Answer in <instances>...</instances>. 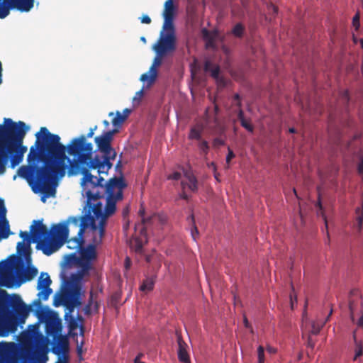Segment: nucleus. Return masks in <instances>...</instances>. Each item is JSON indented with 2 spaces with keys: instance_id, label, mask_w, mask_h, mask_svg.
<instances>
[{
  "instance_id": "nucleus-1",
  "label": "nucleus",
  "mask_w": 363,
  "mask_h": 363,
  "mask_svg": "<svg viewBox=\"0 0 363 363\" xmlns=\"http://www.w3.org/2000/svg\"><path fill=\"white\" fill-rule=\"evenodd\" d=\"M35 145L31 146L27 157L28 164L21 166L17 175L26 180L35 193H42L46 197L54 196L57 179L65 175L67 166L69 175L82 174V186L93 184L97 177L91 174L94 167L93 144L87 141L85 135L73 138L66 147L60 143L58 135L49 132L47 128H40L35 134Z\"/></svg>"
},
{
  "instance_id": "nucleus-2",
  "label": "nucleus",
  "mask_w": 363,
  "mask_h": 363,
  "mask_svg": "<svg viewBox=\"0 0 363 363\" xmlns=\"http://www.w3.org/2000/svg\"><path fill=\"white\" fill-rule=\"evenodd\" d=\"M93 184L82 186L87 198L86 207L90 208L95 220L99 219V238L94 242H101L105 234L108 217L114 214L116 203L123 198V189L127 186L123 177H114L105 182L102 176L92 180Z\"/></svg>"
},
{
  "instance_id": "nucleus-3",
  "label": "nucleus",
  "mask_w": 363,
  "mask_h": 363,
  "mask_svg": "<svg viewBox=\"0 0 363 363\" xmlns=\"http://www.w3.org/2000/svg\"><path fill=\"white\" fill-rule=\"evenodd\" d=\"M4 124H0V174H4L11 156V168H15L23 160L27 147L23 140L28 127L23 121L13 122L11 118H4Z\"/></svg>"
},
{
  "instance_id": "nucleus-4",
  "label": "nucleus",
  "mask_w": 363,
  "mask_h": 363,
  "mask_svg": "<svg viewBox=\"0 0 363 363\" xmlns=\"http://www.w3.org/2000/svg\"><path fill=\"white\" fill-rule=\"evenodd\" d=\"M30 233L21 231L19 235L23 240L22 242L26 241L28 245L32 241L37 242V248L45 255L50 256L57 251L68 239V225L67 223L54 224L49 230L42 220H33Z\"/></svg>"
},
{
  "instance_id": "nucleus-5",
  "label": "nucleus",
  "mask_w": 363,
  "mask_h": 363,
  "mask_svg": "<svg viewBox=\"0 0 363 363\" xmlns=\"http://www.w3.org/2000/svg\"><path fill=\"white\" fill-rule=\"evenodd\" d=\"M7 299L0 301V330L1 335L14 333L18 324L24 323L30 311L18 294H13L9 297L7 293L1 291Z\"/></svg>"
},
{
  "instance_id": "nucleus-6",
  "label": "nucleus",
  "mask_w": 363,
  "mask_h": 363,
  "mask_svg": "<svg viewBox=\"0 0 363 363\" xmlns=\"http://www.w3.org/2000/svg\"><path fill=\"white\" fill-rule=\"evenodd\" d=\"M118 132L117 129L106 131L101 135L94 138L96 145L95 151V166L98 167V174L107 175L108 171L113 167V161L115 160L117 152L112 147L111 143L113 135Z\"/></svg>"
},
{
  "instance_id": "nucleus-7",
  "label": "nucleus",
  "mask_w": 363,
  "mask_h": 363,
  "mask_svg": "<svg viewBox=\"0 0 363 363\" xmlns=\"http://www.w3.org/2000/svg\"><path fill=\"white\" fill-rule=\"evenodd\" d=\"M84 214L79 217H70L68 219V222L72 223L75 227H79V231L77 237L74 238L72 240H67L69 244L73 242L74 246H68L69 248H75L81 247L84 243L83 235L85 230L90 227L94 233H97L99 234V226L96 223L94 216L91 214L90 208L86 207V205L84 207Z\"/></svg>"
},
{
  "instance_id": "nucleus-8",
  "label": "nucleus",
  "mask_w": 363,
  "mask_h": 363,
  "mask_svg": "<svg viewBox=\"0 0 363 363\" xmlns=\"http://www.w3.org/2000/svg\"><path fill=\"white\" fill-rule=\"evenodd\" d=\"M165 33H162L153 50L155 53L167 55L176 50V36L174 28H164Z\"/></svg>"
},
{
  "instance_id": "nucleus-9",
  "label": "nucleus",
  "mask_w": 363,
  "mask_h": 363,
  "mask_svg": "<svg viewBox=\"0 0 363 363\" xmlns=\"http://www.w3.org/2000/svg\"><path fill=\"white\" fill-rule=\"evenodd\" d=\"M52 281L49 274L46 272H42L38 278L37 289L40 291L38 294V299L34 301V304L38 307H41L40 300L46 301L48 299L49 296L52 292L50 288Z\"/></svg>"
},
{
  "instance_id": "nucleus-10",
  "label": "nucleus",
  "mask_w": 363,
  "mask_h": 363,
  "mask_svg": "<svg viewBox=\"0 0 363 363\" xmlns=\"http://www.w3.org/2000/svg\"><path fill=\"white\" fill-rule=\"evenodd\" d=\"M164 55H160L159 53H156V56L154 58L153 62L150 67V69L147 72L143 74L140 76V81L145 82H147L148 84L152 85L156 80L157 77V67H160L162 63V58L165 57Z\"/></svg>"
},
{
  "instance_id": "nucleus-11",
  "label": "nucleus",
  "mask_w": 363,
  "mask_h": 363,
  "mask_svg": "<svg viewBox=\"0 0 363 363\" xmlns=\"http://www.w3.org/2000/svg\"><path fill=\"white\" fill-rule=\"evenodd\" d=\"M80 302L77 298L72 297L70 294L65 292L55 295L54 300V306H59L60 305L65 306L69 311H72L75 306L79 304Z\"/></svg>"
},
{
  "instance_id": "nucleus-12",
  "label": "nucleus",
  "mask_w": 363,
  "mask_h": 363,
  "mask_svg": "<svg viewBox=\"0 0 363 363\" xmlns=\"http://www.w3.org/2000/svg\"><path fill=\"white\" fill-rule=\"evenodd\" d=\"M6 208L3 199H0V240L6 239L10 235L9 221L6 218Z\"/></svg>"
},
{
  "instance_id": "nucleus-13",
  "label": "nucleus",
  "mask_w": 363,
  "mask_h": 363,
  "mask_svg": "<svg viewBox=\"0 0 363 363\" xmlns=\"http://www.w3.org/2000/svg\"><path fill=\"white\" fill-rule=\"evenodd\" d=\"M21 0H0V18H6L10 12V9H16L17 10L25 12V10L20 8Z\"/></svg>"
},
{
  "instance_id": "nucleus-14",
  "label": "nucleus",
  "mask_w": 363,
  "mask_h": 363,
  "mask_svg": "<svg viewBox=\"0 0 363 363\" xmlns=\"http://www.w3.org/2000/svg\"><path fill=\"white\" fill-rule=\"evenodd\" d=\"M54 343L52 351L53 353L60 355L65 353L69 349V341L66 336L59 334L56 337H53Z\"/></svg>"
},
{
  "instance_id": "nucleus-15",
  "label": "nucleus",
  "mask_w": 363,
  "mask_h": 363,
  "mask_svg": "<svg viewBox=\"0 0 363 363\" xmlns=\"http://www.w3.org/2000/svg\"><path fill=\"white\" fill-rule=\"evenodd\" d=\"M174 15V5L173 0H167L164 3L163 16L164 18V28H174L173 18Z\"/></svg>"
},
{
  "instance_id": "nucleus-16",
  "label": "nucleus",
  "mask_w": 363,
  "mask_h": 363,
  "mask_svg": "<svg viewBox=\"0 0 363 363\" xmlns=\"http://www.w3.org/2000/svg\"><path fill=\"white\" fill-rule=\"evenodd\" d=\"M46 333L48 335L56 337L62 332V324L60 320L57 318H51L45 323Z\"/></svg>"
},
{
  "instance_id": "nucleus-17",
  "label": "nucleus",
  "mask_w": 363,
  "mask_h": 363,
  "mask_svg": "<svg viewBox=\"0 0 363 363\" xmlns=\"http://www.w3.org/2000/svg\"><path fill=\"white\" fill-rule=\"evenodd\" d=\"M178 343V359L182 363H191L189 355L187 352L188 345L184 341L181 335H177Z\"/></svg>"
},
{
  "instance_id": "nucleus-18",
  "label": "nucleus",
  "mask_w": 363,
  "mask_h": 363,
  "mask_svg": "<svg viewBox=\"0 0 363 363\" xmlns=\"http://www.w3.org/2000/svg\"><path fill=\"white\" fill-rule=\"evenodd\" d=\"M95 237L96 238H99V235H94L93 238V244L89 245L86 248L82 250L81 251V256L83 259V261L90 262L92 259H94L96 258V245L99 244L100 242L95 243L94 242V238Z\"/></svg>"
},
{
  "instance_id": "nucleus-19",
  "label": "nucleus",
  "mask_w": 363,
  "mask_h": 363,
  "mask_svg": "<svg viewBox=\"0 0 363 363\" xmlns=\"http://www.w3.org/2000/svg\"><path fill=\"white\" fill-rule=\"evenodd\" d=\"M186 180H182L181 182L182 190L186 188L192 192H196L198 190V181L196 177L190 173L185 174Z\"/></svg>"
},
{
  "instance_id": "nucleus-20",
  "label": "nucleus",
  "mask_w": 363,
  "mask_h": 363,
  "mask_svg": "<svg viewBox=\"0 0 363 363\" xmlns=\"http://www.w3.org/2000/svg\"><path fill=\"white\" fill-rule=\"evenodd\" d=\"M17 252L23 255L27 262L30 260V245L25 244L24 242H18L17 244Z\"/></svg>"
},
{
  "instance_id": "nucleus-21",
  "label": "nucleus",
  "mask_w": 363,
  "mask_h": 363,
  "mask_svg": "<svg viewBox=\"0 0 363 363\" xmlns=\"http://www.w3.org/2000/svg\"><path fill=\"white\" fill-rule=\"evenodd\" d=\"M238 119L240 121V125L244 128H245L247 131H249L250 133H253L254 127L251 124L250 121H247L245 119V116H244V112L242 110V108L239 109V111L238 112Z\"/></svg>"
},
{
  "instance_id": "nucleus-22",
  "label": "nucleus",
  "mask_w": 363,
  "mask_h": 363,
  "mask_svg": "<svg viewBox=\"0 0 363 363\" xmlns=\"http://www.w3.org/2000/svg\"><path fill=\"white\" fill-rule=\"evenodd\" d=\"M9 268V263L7 261H5L1 264H0V274L1 279H2V283L0 284L1 286H10L9 284L6 283V281L9 278V273L7 270Z\"/></svg>"
},
{
  "instance_id": "nucleus-23",
  "label": "nucleus",
  "mask_w": 363,
  "mask_h": 363,
  "mask_svg": "<svg viewBox=\"0 0 363 363\" xmlns=\"http://www.w3.org/2000/svg\"><path fill=\"white\" fill-rule=\"evenodd\" d=\"M356 215L357 216L354 223V227L358 232H360L362 230L363 223V206L362 208L358 207L356 209Z\"/></svg>"
},
{
  "instance_id": "nucleus-24",
  "label": "nucleus",
  "mask_w": 363,
  "mask_h": 363,
  "mask_svg": "<svg viewBox=\"0 0 363 363\" xmlns=\"http://www.w3.org/2000/svg\"><path fill=\"white\" fill-rule=\"evenodd\" d=\"M155 284V278L153 277L146 278L141 286H140V289L142 291H150L153 289Z\"/></svg>"
},
{
  "instance_id": "nucleus-25",
  "label": "nucleus",
  "mask_w": 363,
  "mask_h": 363,
  "mask_svg": "<svg viewBox=\"0 0 363 363\" xmlns=\"http://www.w3.org/2000/svg\"><path fill=\"white\" fill-rule=\"evenodd\" d=\"M245 28L241 23H238L231 30V34L235 38H241L245 33Z\"/></svg>"
},
{
  "instance_id": "nucleus-26",
  "label": "nucleus",
  "mask_w": 363,
  "mask_h": 363,
  "mask_svg": "<svg viewBox=\"0 0 363 363\" xmlns=\"http://www.w3.org/2000/svg\"><path fill=\"white\" fill-rule=\"evenodd\" d=\"M38 274V270L34 267H27L23 272V279L24 281H30Z\"/></svg>"
},
{
  "instance_id": "nucleus-27",
  "label": "nucleus",
  "mask_w": 363,
  "mask_h": 363,
  "mask_svg": "<svg viewBox=\"0 0 363 363\" xmlns=\"http://www.w3.org/2000/svg\"><path fill=\"white\" fill-rule=\"evenodd\" d=\"M202 130L203 128L200 126L191 128L189 134V138L191 140L195 139L201 140Z\"/></svg>"
},
{
  "instance_id": "nucleus-28",
  "label": "nucleus",
  "mask_w": 363,
  "mask_h": 363,
  "mask_svg": "<svg viewBox=\"0 0 363 363\" xmlns=\"http://www.w3.org/2000/svg\"><path fill=\"white\" fill-rule=\"evenodd\" d=\"M126 119L127 115H122L120 111H117L111 123L115 127H120Z\"/></svg>"
},
{
  "instance_id": "nucleus-29",
  "label": "nucleus",
  "mask_w": 363,
  "mask_h": 363,
  "mask_svg": "<svg viewBox=\"0 0 363 363\" xmlns=\"http://www.w3.org/2000/svg\"><path fill=\"white\" fill-rule=\"evenodd\" d=\"M140 236L143 237L145 241H146V228L144 226L141 227V229L140 230ZM136 242V246L135 250L136 251H139L143 247V238H137L135 240Z\"/></svg>"
},
{
  "instance_id": "nucleus-30",
  "label": "nucleus",
  "mask_w": 363,
  "mask_h": 363,
  "mask_svg": "<svg viewBox=\"0 0 363 363\" xmlns=\"http://www.w3.org/2000/svg\"><path fill=\"white\" fill-rule=\"evenodd\" d=\"M21 4L19 6L20 8L25 10V12L29 11L33 7L34 4V0H21Z\"/></svg>"
},
{
  "instance_id": "nucleus-31",
  "label": "nucleus",
  "mask_w": 363,
  "mask_h": 363,
  "mask_svg": "<svg viewBox=\"0 0 363 363\" xmlns=\"http://www.w3.org/2000/svg\"><path fill=\"white\" fill-rule=\"evenodd\" d=\"M81 269L79 271L80 274H83V277L88 274L89 271L91 269V263L90 262L82 261L80 264Z\"/></svg>"
},
{
  "instance_id": "nucleus-32",
  "label": "nucleus",
  "mask_w": 363,
  "mask_h": 363,
  "mask_svg": "<svg viewBox=\"0 0 363 363\" xmlns=\"http://www.w3.org/2000/svg\"><path fill=\"white\" fill-rule=\"evenodd\" d=\"M188 219L190 220V222L192 224V227H191V235H192V238L194 240H196V235H197L199 234V231H198V229H197V227L196 226V224H195V220H194V216L193 214H191L189 218Z\"/></svg>"
},
{
  "instance_id": "nucleus-33",
  "label": "nucleus",
  "mask_w": 363,
  "mask_h": 363,
  "mask_svg": "<svg viewBox=\"0 0 363 363\" xmlns=\"http://www.w3.org/2000/svg\"><path fill=\"white\" fill-rule=\"evenodd\" d=\"M199 148L201 150V152L204 155H206L209 150V145L207 141L201 140L199 143Z\"/></svg>"
},
{
  "instance_id": "nucleus-34",
  "label": "nucleus",
  "mask_w": 363,
  "mask_h": 363,
  "mask_svg": "<svg viewBox=\"0 0 363 363\" xmlns=\"http://www.w3.org/2000/svg\"><path fill=\"white\" fill-rule=\"evenodd\" d=\"M258 363H264V350L262 346L257 348Z\"/></svg>"
},
{
  "instance_id": "nucleus-35",
  "label": "nucleus",
  "mask_w": 363,
  "mask_h": 363,
  "mask_svg": "<svg viewBox=\"0 0 363 363\" xmlns=\"http://www.w3.org/2000/svg\"><path fill=\"white\" fill-rule=\"evenodd\" d=\"M83 274H80L78 272L77 273L72 274L70 277V279L73 284H77L83 279Z\"/></svg>"
},
{
  "instance_id": "nucleus-36",
  "label": "nucleus",
  "mask_w": 363,
  "mask_h": 363,
  "mask_svg": "<svg viewBox=\"0 0 363 363\" xmlns=\"http://www.w3.org/2000/svg\"><path fill=\"white\" fill-rule=\"evenodd\" d=\"M145 208L141 206L139 209V211H138V214L139 216L142 218V224H145L146 223H147L150 220V218H145Z\"/></svg>"
},
{
  "instance_id": "nucleus-37",
  "label": "nucleus",
  "mask_w": 363,
  "mask_h": 363,
  "mask_svg": "<svg viewBox=\"0 0 363 363\" xmlns=\"http://www.w3.org/2000/svg\"><path fill=\"white\" fill-rule=\"evenodd\" d=\"M359 18H360V16H359V13H357L352 18V25L355 28L356 30H357L359 29V26H360Z\"/></svg>"
},
{
  "instance_id": "nucleus-38",
  "label": "nucleus",
  "mask_w": 363,
  "mask_h": 363,
  "mask_svg": "<svg viewBox=\"0 0 363 363\" xmlns=\"http://www.w3.org/2000/svg\"><path fill=\"white\" fill-rule=\"evenodd\" d=\"M211 75L213 78L217 79L219 76L220 68L218 66H214L213 68L210 71Z\"/></svg>"
},
{
  "instance_id": "nucleus-39",
  "label": "nucleus",
  "mask_w": 363,
  "mask_h": 363,
  "mask_svg": "<svg viewBox=\"0 0 363 363\" xmlns=\"http://www.w3.org/2000/svg\"><path fill=\"white\" fill-rule=\"evenodd\" d=\"M235 157L233 151L228 147V153L226 156V164H228V167H229V164L233 158Z\"/></svg>"
},
{
  "instance_id": "nucleus-40",
  "label": "nucleus",
  "mask_w": 363,
  "mask_h": 363,
  "mask_svg": "<svg viewBox=\"0 0 363 363\" xmlns=\"http://www.w3.org/2000/svg\"><path fill=\"white\" fill-rule=\"evenodd\" d=\"M317 206L319 208V211L320 212H318V214H321L323 218L325 220V226L327 227L328 226V223H327V220H326V218L324 215V213H323L322 210H323V206H322V204H321V201H320V198L318 199V203H317Z\"/></svg>"
},
{
  "instance_id": "nucleus-41",
  "label": "nucleus",
  "mask_w": 363,
  "mask_h": 363,
  "mask_svg": "<svg viewBox=\"0 0 363 363\" xmlns=\"http://www.w3.org/2000/svg\"><path fill=\"white\" fill-rule=\"evenodd\" d=\"M357 171L359 174H363V155L359 157V161L357 164Z\"/></svg>"
},
{
  "instance_id": "nucleus-42",
  "label": "nucleus",
  "mask_w": 363,
  "mask_h": 363,
  "mask_svg": "<svg viewBox=\"0 0 363 363\" xmlns=\"http://www.w3.org/2000/svg\"><path fill=\"white\" fill-rule=\"evenodd\" d=\"M213 65L211 62L207 60L204 64V70L205 72H210V71L213 68Z\"/></svg>"
},
{
  "instance_id": "nucleus-43",
  "label": "nucleus",
  "mask_w": 363,
  "mask_h": 363,
  "mask_svg": "<svg viewBox=\"0 0 363 363\" xmlns=\"http://www.w3.org/2000/svg\"><path fill=\"white\" fill-rule=\"evenodd\" d=\"M224 144H225L224 140L219 138H215L213 141V145L215 147L221 146V145H223Z\"/></svg>"
},
{
  "instance_id": "nucleus-44",
  "label": "nucleus",
  "mask_w": 363,
  "mask_h": 363,
  "mask_svg": "<svg viewBox=\"0 0 363 363\" xmlns=\"http://www.w3.org/2000/svg\"><path fill=\"white\" fill-rule=\"evenodd\" d=\"M181 173L175 172L173 174L168 176L169 179L179 180L181 178Z\"/></svg>"
},
{
  "instance_id": "nucleus-45",
  "label": "nucleus",
  "mask_w": 363,
  "mask_h": 363,
  "mask_svg": "<svg viewBox=\"0 0 363 363\" xmlns=\"http://www.w3.org/2000/svg\"><path fill=\"white\" fill-rule=\"evenodd\" d=\"M320 330V327L317 326L315 323L312 324V329L311 333L313 335H318Z\"/></svg>"
},
{
  "instance_id": "nucleus-46",
  "label": "nucleus",
  "mask_w": 363,
  "mask_h": 363,
  "mask_svg": "<svg viewBox=\"0 0 363 363\" xmlns=\"http://www.w3.org/2000/svg\"><path fill=\"white\" fill-rule=\"evenodd\" d=\"M97 129V125H94L93 128H90L88 133L85 135L87 138H92L94 135L95 130Z\"/></svg>"
},
{
  "instance_id": "nucleus-47",
  "label": "nucleus",
  "mask_w": 363,
  "mask_h": 363,
  "mask_svg": "<svg viewBox=\"0 0 363 363\" xmlns=\"http://www.w3.org/2000/svg\"><path fill=\"white\" fill-rule=\"evenodd\" d=\"M142 23L150 24L151 23V18L147 15H144L140 18Z\"/></svg>"
},
{
  "instance_id": "nucleus-48",
  "label": "nucleus",
  "mask_w": 363,
  "mask_h": 363,
  "mask_svg": "<svg viewBox=\"0 0 363 363\" xmlns=\"http://www.w3.org/2000/svg\"><path fill=\"white\" fill-rule=\"evenodd\" d=\"M307 347H310L311 350H313L315 347V342L310 336L308 337Z\"/></svg>"
},
{
  "instance_id": "nucleus-49",
  "label": "nucleus",
  "mask_w": 363,
  "mask_h": 363,
  "mask_svg": "<svg viewBox=\"0 0 363 363\" xmlns=\"http://www.w3.org/2000/svg\"><path fill=\"white\" fill-rule=\"evenodd\" d=\"M234 100L237 101L236 105L239 107V109H240L242 106V103L240 101V97L238 94H235L234 95Z\"/></svg>"
},
{
  "instance_id": "nucleus-50",
  "label": "nucleus",
  "mask_w": 363,
  "mask_h": 363,
  "mask_svg": "<svg viewBox=\"0 0 363 363\" xmlns=\"http://www.w3.org/2000/svg\"><path fill=\"white\" fill-rule=\"evenodd\" d=\"M143 94H144V91H143V89H142L140 91H138V92H136L135 96L133 98V100L134 101L136 99L140 100V99L143 96Z\"/></svg>"
},
{
  "instance_id": "nucleus-51",
  "label": "nucleus",
  "mask_w": 363,
  "mask_h": 363,
  "mask_svg": "<svg viewBox=\"0 0 363 363\" xmlns=\"http://www.w3.org/2000/svg\"><path fill=\"white\" fill-rule=\"evenodd\" d=\"M268 9L269 11H272V13L274 15H276L277 13H278V8L274 6V4H270L269 6H268Z\"/></svg>"
},
{
  "instance_id": "nucleus-52",
  "label": "nucleus",
  "mask_w": 363,
  "mask_h": 363,
  "mask_svg": "<svg viewBox=\"0 0 363 363\" xmlns=\"http://www.w3.org/2000/svg\"><path fill=\"white\" fill-rule=\"evenodd\" d=\"M362 354H363V347H362V346H359L358 350H357V351H356L355 356H354V359H356L357 357L362 356Z\"/></svg>"
},
{
  "instance_id": "nucleus-53",
  "label": "nucleus",
  "mask_w": 363,
  "mask_h": 363,
  "mask_svg": "<svg viewBox=\"0 0 363 363\" xmlns=\"http://www.w3.org/2000/svg\"><path fill=\"white\" fill-rule=\"evenodd\" d=\"M130 265H131V260H130V259L128 257H127L125 258V269H130Z\"/></svg>"
},
{
  "instance_id": "nucleus-54",
  "label": "nucleus",
  "mask_w": 363,
  "mask_h": 363,
  "mask_svg": "<svg viewBox=\"0 0 363 363\" xmlns=\"http://www.w3.org/2000/svg\"><path fill=\"white\" fill-rule=\"evenodd\" d=\"M180 197L182 199H184V200H189V196H188V194L185 192V190H182V194H180Z\"/></svg>"
},
{
  "instance_id": "nucleus-55",
  "label": "nucleus",
  "mask_w": 363,
  "mask_h": 363,
  "mask_svg": "<svg viewBox=\"0 0 363 363\" xmlns=\"http://www.w3.org/2000/svg\"><path fill=\"white\" fill-rule=\"evenodd\" d=\"M342 99L346 101H349V94L347 91H345L342 94Z\"/></svg>"
},
{
  "instance_id": "nucleus-56",
  "label": "nucleus",
  "mask_w": 363,
  "mask_h": 363,
  "mask_svg": "<svg viewBox=\"0 0 363 363\" xmlns=\"http://www.w3.org/2000/svg\"><path fill=\"white\" fill-rule=\"evenodd\" d=\"M243 322H244V325H245V326L246 328H251L250 323H249V321H248L247 318H246V316H244Z\"/></svg>"
},
{
  "instance_id": "nucleus-57",
  "label": "nucleus",
  "mask_w": 363,
  "mask_h": 363,
  "mask_svg": "<svg viewBox=\"0 0 363 363\" xmlns=\"http://www.w3.org/2000/svg\"><path fill=\"white\" fill-rule=\"evenodd\" d=\"M131 110L129 108H125L123 110V113L122 115H127V118L128 117L129 114L130 113Z\"/></svg>"
},
{
  "instance_id": "nucleus-58",
  "label": "nucleus",
  "mask_w": 363,
  "mask_h": 363,
  "mask_svg": "<svg viewBox=\"0 0 363 363\" xmlns=\"http://www.w3.org/2000/svg\"><path fill=\"white\" fill-rule=\"evenodd\" d=\"M91 299H92V294H91V298H90L89 303L86 306V309L87 311L89 310V306L91 305Z\"/></svg>"
},
{
  "instance_id": "nucleus-59",
  "label": "nucleus",
  "mask_w": 363,
  "mask_h": 363,
  "mask_svg": "<svg viewBox=\"0 0 363 363\" xmlns=\"http://www.w3.org/2000/svg\"><path fill=\"white\" fill-rule=\"evenodd\" d=\"M56 363H67V362L65 359H62L61 358H59Z\"/></svg>"
},
{
  "instance_id": "nucleus-60",
  "label": "nucleus",
  "mask_w": 363,
  "mask_h": 363,
  "mask_svg": "<svg viewBox=\"0 0 363 363\" xmlns=\"http://www.w3.org/2000/svg\"><path fill=\"white\" fill-rule=\"evenodd\" d=\"M134 363H145V362H140V361L139 360V356H137V357H135V360H134Z\"/></svg>"
},
{
  "instance_id": "nucleus-61",
  "label": "nucleus",
  "mask_w": 363,
  "mask_h": 363,
  "mask_svg": "<svg viewBox=\"0 0 363 363\" xmlns=\"http://www.w3.org/2000/svg\"><path fill=\"white\" fill-rule=\"evenodd\" d=\"M268 351L270 352V353H274L275 352V350L273 348V347H268L267 348Z\"/></svg>"
},
{
  "instance_id": "nucleus-62",
  "label": "nucleus",
  "mask_w": 363,
  "mask_h": 363,
  "mask_svg": "<svg viewBox=\"0 0 363 363\" xmlns=\"http://www.w3.org/2000/svg\"><path fill=\"white\" fill-rule=\"evenodd\" d=\"M129 212V209H128V207H126L124 210H123V215L125 216L126 214H128Z\"/></svg>"
},
{
  "instance_id": "nucleus-63",
  "label": "nucleus",
  "mask_w": 363,
  "mask_h": 363,
  "mask_svg": "<svg viewBox=\"0 0 363 363\" xmlns=\"http://www.w3.org/2000/svg\"><path fill=\"white\" fill-rule=\"evenodd\" d=\"M289 131L291 133H296V129L294 128H290Z\"/></svg>"
},
{
  "instance_id": "nucleus-64",
  "label": "nucleus",
  "mask_w": 363,
  "mask_h": 363,
  "mask_svg": "<svg viewBox=\"0 0 363 363\" xmlns=\"http://www.w3.org/2000/svg\"><path fill=\"white\" fill-rule=\"evenodd\" d=\"M103 123L104 124V125H105L106 127H108V126L109 125V122H108V121H106V120H104V121H103Z\"/></svg>"
}]
</instances>
